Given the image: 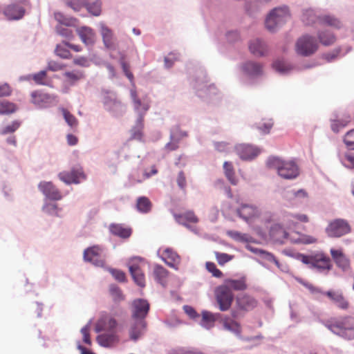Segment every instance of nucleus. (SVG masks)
Masks as SVG:
<instances>
[{"label":"nucleus","mask_w":354,"mask_h":354,"mask_svg":"<svg viewBox=\"0 0 354 354\" xmlns=\"http://www.w3.org/2000/svg\"><path fill=\"white\" fill-rule=\"evenodd\" d=\"M216 259L218 261V263L220 266H224L226 263L230 261L233 259L234 256L228 254L227 253H222L219 252H214Z\"/></svg>","instance_id":"4d7b16f0"},{"label":"nucleus","mask_w":354,"mask_h":354,"mask_svg":"<svg viewBox=\"0 0 354 354\" xmlns=\"http://www.w3.org/2000/svg\"><path fill=\"white\" fill-rule=\"evenodd\" d=\"M290 18L287 6L276 7L271 10L265 19V27L270 32L278 31Z\"/></svg>","instance_id":"20e7f679"},{"label":"nucleus","mask_w":354,"mask_h":354,"mask_svg":"<svg viewBox=\"0 0 354 354\" xmlns=\"http://www.w3.org/2000/svg\"><path fill=\"white\" fill-rule=\"evenodd\" d=\"M17 110L15 104L6 100H0V115H9L15 113Z\"/></svg>","instance_id":"49530a36"},{"label":"nucleus","mask_w":354,"mask_h":354,"mask_svg":"<svg viewBox=\"0 0 354 354\" xmlns=\"http://www.w3.org/2000/svg\"><path fill=\"white\" fill-rule=\"evenodd\" d=\"M106 257V250L100 245L90 247V263L97 267H103Z\"/></svg>","instance_id":"412c9836"},{"label":"nucleus","mask_w":354,"mask_h":354,"mask_svg":"<svg viewBox=\"0 0 354 354\" xmlns=\"http://www.w3.org/2000/svg\"><path fill=\"white\" fill-rule=\"evenodd\" d=\"M227 234L234 241L241 243H250L253 240V238L248 234H243L238 231L229 230L227 232Z\"/></svg>","instance_id":"37998d69"},{"label":"nucleus","mask_w":354,"mask_h":354,"mask_svg":"<svg viewBox=\"0 0 354 354\" xmlns=\"http://www.w3.org/2000/svg\"><path fill=\"white\" fill-rule=\"evenodd\" d=\"M317 38L323 46H329L336 41V37L333 32L328 30H322L317 32Z\"/></svg>","instance_id":"c9c22d12"},{"label":"nucleus","mask_w":354,"mask_h":354,"mask_svg":"<svg viewBox=\"0 0 354 354\" xmlns=\"http://www.w3.org/2000/svg\"><path fill=\"white\" fill-rule=\"evenodd\" d=\"M261 221L265 225L275 223V214L272 212L266 211L263 214L261 213Z\"/></svg>","instance_id":"680f3d73"},{"label":"nucleus","mask_w":354,"mask_h":354,"mask_svg":"<svg viewBox=\"0 0 354 354\" xmlns=\"http://www.w3.org/2000/svg\"><path fill=\"white\" fill-rule=\"evenodd\" d=\"M221 319H222V315L221 313H213L203 310L202 312V319L200 324L205 328H208L209 326H212L215 321Z\"/></svg>","instance_id":"4c0bfd02"},{"label":"nucleus","mask_w":354,"mask_h":354,"mask_svg":"<svg viewBox=\"0 0 354 354\" xmlns=\"http://www.w3.org/2000/svg\"><path fill=\"white\" fill-rule=\"evenodd\" d=\"M237 155L243 160H251L256 158L260 151L252 145L239 144L235 147Z\"/></svg>","instance_id":"6ab92c4d"},{"label":"nucleus","mask_w":354,"mask_h":354,"mask_svg":"<svg viewBox=\"0 0 354 354\" xmlns=\"http://www.w3.org/2000/svg\"><path fill=\"white\" fill-rule=\"evenodd\" d=\"M144 120L136 119L135 125L131 130V138L135 140H141L142 137V129L144 127Z\"/></svg>","instance_id":"a18cd8bd"},{"label":"nucleus","mask_w":354,"mask_h":354,"mask_svg":"<svg viewBox=\"0 0 354 354\" xmlns=\"http://www.w3.org/2000/svg\"><path fill=\"white\" fill-rule=\"evenodd\" d=\"M239 217L247 223L259 218L261 214V209L254 204L241 203L236 210Z\"/></svg>","instance_id":"ddd939ff"},{"label":"nucleus","mask_w":354,"mask_h":354,"mask_svg":"<svg viewBox=\"0 0 354 354\" xmlns=\"http://www.w3.org/2000/svg\"><path fill=\"white\" fill-rule=\"evenodd\" d=\"M343 165L347 168L354 167V155L346 154L345 157L342 160Z\"/></svg>","instance_id":"774afa93"},{"label":"nucleus","mask_w":354,"mask_h":354,"mask_svg":"<svg viewBox=\"0 0 354 354\" xmlns=\"http://www.w3.org/2000/svg\"><path fill=\"white\" fill-rule=\"evenodd\" d=\"M102 100L104 109L114 117H120L127 112V105L111 90H102Z\"/></svg>","instance_id":"39448f33"},{"label":"nucleus","mask_w":354,"mask_h":354,"mask_svg":"<svg viewBox=\"0 0 354 354\" xmlns=\"http://www.w3.org/2000/svg\"><path fill=\"white\" fill-rule=\"evenodd\" d=\"M223 322V328L225 330H227L235 336L240 337L241 335V328L240 324L234 320L231 319L228 317L225 316L223 317L222 315V319H221Z\"/></svg>","instance_id":"7c9ffc66"},{"label":"nucleus","mask_w":354,"mask_h":354,"mask_svg":"<svg viewBox=\"0 0 354 354\" xmlns=\"http://www.w3.org/2000/svg\"><path fill=\"white\" fill-rule=\"evenodd\" d=\"M270 169H276L282 178L292 180L299 175V169L294 160H283L276 156H270L266 162Z\"/></svg>","instance_id":"f03ea898"},{"label":"nucleus","mask_w":354,"mask_h":354,"mask_svg":"<svg viewBox=\"0 0 354 354\" xmlns=\"http://www.w3.org/2000/svg\"><path fill=\"white\" fill-rule=\"evenodd\" d=\"M55 18L60 24V26H74L76 21L73 18L65 17L61 12L55 13Z\"/></svg>","instance_id":"5fc2aeb1"},{"label":"nucleus","mask_w":354,"mask_h":354,"mask_svg":"<svg viewBox=\"0 0 354 354\" xmlns=\"http://www.w3.org/2000/svg\"><path fill=\"white\" fill-rule=\"evenodd\" d=\"M99 345L104 347H111L118 342V337L116 333H108L100 334L96 337Z\"/></svg>","instance_id":"c756f323"},{"label":"nucleus","mask_w":354,"mask_h":354,"mask_svg":"<svg viewBox=\"0 0 354 354\" xmlns=\"http://www.w3.org/2000/svg\"><path fill=\"white\" fill-rule=\"evenodd\" d=\"M336 305L342 309H347L348 307V301L344 299L342 292L339 291L328 290L324 293Z\"/></svg>","instance_id":"72a5a7b5"},{"label":"nucleus","mask_w":354,"mask_h":354,"mask_svg":"<svg viewBox=\"0 0 354 354\" xmlns=\"http://www.w3.org/2000/svg\"><path fill=\"white\" fill-rule=\"evenodd\" d=\"M243 74L250 80H254L263 75V65L254 61H247L241 66Z\"/></svg>","instance_id":"f3484780"},{"label":"nucleus","mask_w":354,"mask_h":354,"mask_svg":"<svg viewBox=\"0 0 354 354\" xmlns=\"http://www.w3.org/2000/svg\"><path fill=\"white\" fill-rule=\"evenodd\" d=\"M147 330V321L131 319L128 326V335L130 341L136 343L142 339Z\"/></svg>","instance_id":"9b49d317"},{"label":"nucleus","mask_w":354,"mask_h":354,"mask_svg":"<svg viewBox=\"0 0 354 354\" xmlns=\"http://www.w3.org/2000/svg\"><path fill=\"white\" fill-rule=\"evenodd\" d=\"M320 15H317L313 9L305 10L302 15V21L306 25H313L318 22Z\"/></svg>","instance_id":"de8ad7c7"},{"label":"nucleus","mask_w":354,"mask_h":354,"mask_svg":"<svg viewBox=\"0 0 354 354\" xmlns=\"http://www.w3.org/2000/svg\"><path fill=\"white\" fill-rule=\"evenodd\" d=\"M289 221L296 219L301 223H308L309 221L308 217L304 214H292L289 213L286 215Z\"/></svg>","instance_id":"338daca9"},{"label":"nucleus","mask_w":354,"mask_h":354,"mask_svg":"<svg viewBox=\"0 0 354 354\" xmlns=\"http://www.w3.org/2000/svg\"><path fill=\"white\" fill-rule=\"evenodd\" d=\"M66 44H59L55 48V53L57 56L64 59H69L71 57V54L68 49L66 48Z\"/></svg>","instance_id":"6e6d98bb"},{"label":"nucleus","mask_w":354,"mask_h":354,"mask_svg":"<svg viewBox=\"0 0 354 354\" xmlns=\"http://www.w3.org/2000/svg\"><path fill=\"white\" fill-rule=\"evenodd\" d=\"M290 242L294 244L309 245L317 242V239L313 236L295 232L290 236Z\"/></svg>","instance_id":"2f4dec72"},{"label":"nucleus","mask_w":354,"mask_h":354,"mask_svg":"<svg viewBox=\"0 0 354 354\" xmlns=\"http://www.w3.org/2000/svg\"><path fill=\"white\" fill-rule=\"evenodd\" d=\"M152 204L149 199L145 196L138 198L136 203L137 210L142 214L149 213L151 209Z\"/></svg>","instance_id":"79ce46f5"},{"label":"nucleus","mask_w":354,"mask_h":354,"mask_svg":"<svg viewBox=\"0 0 354 354\" xmlns=\"http://www.w3.org/2000/svg\"><path fill=\"white\" fill-rule=\"evenodd\" d=\"M318 23L336 29H340L342 27L341 21L337 17L331 15H320L318 18Z\"/></svg>","instance_id":"e433bc0d"},{"label":"nucleus","mask_w":354,"mask_h":354,"mask_svg":"<svg viewBox=\"0 0 354 354\" xmlns=\"http://www.w3.org/2000/svg\"><path fill=\"white\" fill-rule=\"evenodd\" d=\"M222 285L228 288L229 290L232 292V290H244L247 288L245 277H242L239 279H227L225 280Z\"/></svg>","instance_id":"f704fd0d"},{"label":"nucleus","mask_w":354,"mask_h":354,"mask_svg":"<svg viewBox=\"0 0 354 354\" xmlns=\"http://www.w3.org/2000/svg\"><path fill=\"white\" fill-rule=\"evenodd\" d=\"M59 178L66 184L79 183L81 180L86 179L82 167L77 166L73 167L71 171L60 172Z\"/></svg>","instance_id":"dca6fc26"},{"label":"nucleus","mask_w":354,"mask_h":354,"mask_svg":"<svg viewBox=\"0 0 354 354\" xmlns=\"http://www.w3.org/2000/svg\"><path fill=\"white\" fill-rule=\"evenodd\" d=\"M214 295L216 304L221 311L225 312L230 309L235 297L228 288L221 285L215 289Z\"/></svg>","instance_id":"0eeeda50"},{"label":"nucleus","mask_w":354,"mask_h":354,"mask_svg":"<svg viewBox=\"0 0 354 354\" xmlns=\"http://www.w3.org/2000/svg\"><path fill=\"white\" fill-rule=\"evenodd\" d=\"M21 125V122L17 120L13 121L10 124L6 126L0 130V133L1 135H6L8 133H11L17 131Z\"/></svg>","instance_id":"13d9d810"},{"label":"nucleus","mask_w":354,"mask_h":354,"mask_svg":"<svg viewBox=\"0 0 354 354\" xmlns=\"http://www.w3.org/2000/svg\"><path fill=\"white\" fill-rule=\"evenodd\" d=\"M38 187L50 200L59 201L62 198L61 192L51 182L42 181L39 184Z\"/></svg>","instance_id":"5701e85b"},{"label":"nucleus","mask_w":354,"mask_h":354,"mask_svg":"<svg viewBox=\"0 0 354 354\" xmlns=\"http://www.w3.org/2000/svg\"><path fill=\"white\" fill-rule=\"evenodd\" d=\"M351 230L348 222L343 218H336L329 222L326 232L329 237L338 238L348 234Z\"/></svg>","instance_id":"9d476101"},{"label":"nucleus","mask_w":354,"mask_h":354,"mask_svg":"<svg viewBox=\"0 0 354 354\" xmlns=\"http://www.w3.org/2000/svg\"><path fill=\"white\" fill-rule=\"evenodd\" d=\"M257 306V301L247 293H240L235 297V305L231 311L233 318L243 317L245 314L252 310Z\"/></svg>","instance_id":"423d86ee"},{"label":"nucleus","mask_w":354,"mask_h":354,"mask_svg":"<svg viewBox=\"0 0 354 354\" xmlns=\"http://www.w3.org/2000/svg\"><path fill=\"white\" fill-rule=\"evenodd\" d=\"M43 212L48 215L59 216V212L61 210L57 204L46 203L42 207Z\"/></svg>","instance_id":"864d4df0"},{"label":"nucleus","mask_w":354,"mask_h":354,"mask_svg":"<svg viewBox=\"0 0 354 354\" xmlns=\"http://www.w3.org/2000/svg\"><path fill=\"white\" fill-rule=\"evenodd\" d=\"M284 253L306 265L317 273L327 275L333 268L330 258L321 250L312 251L308 254L285 251Z\"/></svg>","instance_id":"f257e3e1"},{"label":"nucleus","mask_w":354,"mask_h":354,"mask_svg":"<svg viewBox=\"0 0 354 354\" xmlns=\"http://www.w3.org/2000/svg\"><path fill=\"white\" fill-rule=\"evenodd\" d=\"M330 252L337 266L344 272L348 271L350 269L348 258L341 250L332 248Z\"/></svg>","instance_id":"b1692460"},{"label":"nucleus","mask_w":354,"mask_h":354,"mask_svg":"<svg viewBox=\"0 0 354 354\" xmlns=\"http://www.w3.org/2000/svg\"><path fill=\"white\" fill-rule=\"evenodd\" d=\"M3 14L9 20H18L24 17L25 10L19 6L10 5L5 8Z\"/></svg>","instance_id":"c85d7f7f"},{"label":"nucleus","mask_w":354,"mask_h":354,"mask_svg":"<svg viewBox=\"0 0 354 354\" xmlns=\"http://www.w3.org/2000/svg\"><path fill=\"white\" fill-rule=\"evenodd\" d=\"M344 142L348 149L354 150V129L346 133Z\"/></svg>","instance_id":"bf43d9fd"},{"label":"nucleus","mask_w":354,"mask_h":354,"mask_svg":"<svg viewBox=\"0 0 354 354\" xmlns=\"http://www.w3.org/2000/svg\"><path fill=\"white\" fill-rule=\"evenodd\" d=\"M130 98L133 111L137 115V119L144 120L145 115L150 108V104L138 97L135 86L130 89Z\"/></svg>","instance_id":"4468645a"},{"label":"nucleus","mask_w":354,"mask_h":354,"mask_svg":"<svg viewBox=\"0 0 354 354\" xmlns=\"http://www.w3.org/2000/svg\"><path fill=\"white\" fill-rule=\"evenodd\" d=\"M98 26L105 48L107 49L113 48L114 47L113 31L104 22H100Z\"/></svg>","instance_id":"cd10ccee"},{"label":"nucleus","mask_w":354,"mask_h":354,"mask_svg":"<svg viewBox=\"0 0 354 354\" xmlns=\"http://www.w3.org/2000/svg\"><path fill=\"white\" fill-rule=\"evenodd\" d=\"M223 169L225 175L230 183L233 185H237L238 178L235 176L232 164L227 161L225 162L223 164Z\"/></svg>","instance_id":"c03bdc74"},{"label":"nucleus","mask_w":354,"mask_h":354,"mask_svg":"<svg viewBox=\"0 0 354 354\" xmlns=\"http://www.w3.org/2000/svg\"><path fill=\"white\" fill-rule=\"evenodd\" d=\"M167 270L160 265H156L153 269V275L155 280L162 286H165L166 283V278L167 277Z\"/></svg>","instance_id":"a19ab883"},{"label":"nucleus","mask_w":354,"mask_h":354,"mask_svg":"<svg viewBox=\"0 0 354 354\" xmlns=\"http://www.w3.org/2000/svg\"><path fill=\"white\" fill-rule=\"evenodd\" d=\"M187 136V133L177 129L176 131H171L170 141L165 145V149L169 151H174L178 148V144L180 140Z\"/></svg>","instance_id":"bb28decb"},{"label":"nucleus","mask_w":354,"mask_h":354,"mask_svg":"<svg viewBox=\"0 0 354 354\" xmlns=\"http://www.w3.org/2000/svg\"><path fill=\"white\" fill-rule=\"evenodd\" d=\"M322 323L336 335L348 340L354 339V318L351 317L322 321Z\"/></svg>","instance_id":"7ed1b4c3"},{"label":"nucleus","mask_w":354,"mask_h":354,"mask_svg":"<svg viewBox=\"0 0 354 354\" xmlns=\"http://www.w3.org/2000/svg\"><path fill=\"white\" fill-rule=\"evenodd\" d=\"M150 304L145 299H136L132 301L131 307V319L146 321L149 312Z\"/></svg>","instance_id":"f8f14e48"},{"label":"nucleus","mask_w":354,"mask_h":354,"mask_svg":"<svg viewBox=\"0 0 354 354\" xmlns=\"http://www.w3.org/2000/svg\"><path fill=\"white\" fill-rule=\"evenodd\" d=\"M142 260L141 257H134L129 259L128 267L129 272L134 282L140 287L145 286V275L138 265V263Z\"/></svg>","instance_id":"2eb2a0df"},{"label":"nucleus","mask_w":354,"mask_h":354,"mask_svg":"<svg viewBox=\"0 0 354 354\" xmlns=\"http://www.w3.org/2000/svg\"><path fill=\"white\" fill-rule=\"evenodd\" d=\"M68 6L73 8L75 11H79L82 6H85L88 9L87 4H84L81 0H65Z\"/></svg>","instance_id":"e2e57ef3"},{"label":"nucleus","mask_w":354,"mask_h":354,"mask_svg":"<svg viewBox=\"0 0 354 354\" xmlns=\"http://www.w3.org/2000/svg\"><path fill=\"white\" fill-rule=\"evenodd\" d=\"M318 48L316 39L309 35H304L299 37L296 43L297 54L308 57L315 53Z\"/></svg>","instance_id":"1a4fd4ad"},{"label":"nucleus","mask_w":354,"mask_h":354,"mask_svg":"<svg viewBox=\"0 0 354 354\" xmlns=\"http://www.w3.org/2000/svg\"><path fill=\"white\" fill-rule=\"evenodd\" d=\"M118 326L115 318L110 315L107 312L102 311L95 323L94 330L96 333L108 332L116 333Z\"/></svg>","instance_id":"6e6552de"},{"label":"nucleus","mask_w":354,"mask_h":354,"mask_svg":"<svg viewBox=\"0 0 354 354\" xmlns=\"http://www.w3.org/2000/svg\"><path fill=\"white\" fill-rule=\"evenodd\" d=\"M59 110L62 113L64 118L66 122L71 127L75 128L78 124L77 120L76 118L71 113L66 109L60 108Z\"/></svg>","instance_id":"3c124183"},{"label":"nucleus","mask_w":354,"mask_h":354,"mask_svg":"<svg viewBox=\"0 0 354 354\" xmlns=\"http://www.w3.org/2000/svg\"><path fill=\"white\" fill-rule=\"evenodd\" d=\"M161 259L167 266L176 270L180 262V256L171 248H167L163 251Z\"/></svg>","instance_id":"a878e982"},{"label":"nucleus","mask_w":354,"mask_h":354,"mask_svg":"<svg viewBox=\"0 0 354 354\" xmlns=\"http://www.w3.org/2000/svg\"><path fill=\"white\" fill-rule=\"evenodd\" d=\"M109 292L115 302H120L124 299V296L121 289L115 284L109 286Z\"/></svg>","instance_id":"8fccbe9b"},{"label":"nucleus","mask_w":354,"mask_h":354,"mask_svg":"<svg viewBox=\"0 0 354 354\" xmlns=\"http://www.w3.org/2000/svg\"><path fill=\"white\" fill-rule=\"evenodd\" d=\"M249 49L256 57H264L267 55L269 50L267 42L261 38L252 39L249 44Z\"/></svg>","instance_id":"4be33fe9"},{"label":"nucleus","mask_w":354,"mask_h":354,"mask_svg":"<svg viewBox=\"0 0 354 354\" xmlns=\"http://www.w3.org/2000/svg\"><path fill=\"white\" fill-rule=\"evenodd\" d=\"M32 102L41 107H46L53 104L56 97L47 93L35 91L32 93Z\"/></svg>","instance_id":"393cba45"},{"label":"nucleus","mask_w":354,"mask_h":354,"mask_svg":"<svg viewBox=\"0 0 354 354\" xmlns=\"http://www.w3.org/2000/svg\"><path fill=\"white\" fill-rule=\"evenodd\" d=\"M206 268L215 277L220 278L223 275L222 272L220 270L217 269L215 263L212 262H207Z\"/></svg>","instance_id":"69168bd1"},{"label":"nucleus","mask_w":354,"mask_h":354,"mask_svg":"<svg viewBox=\"0 0 354 354\" xmlns=\"http://www.w3.org/2000/svg\"><path fill=\"white\" fill-rule=\"evenodd\" d=\"M102 13V1L100 0H90V15L98 17Z\"/></svg>","instance_id":"603ef678"},{"label":"nucleus","mask_w":354,"mask_h":354,"mask_svg":"<svg viewBox=\"0 0 354 354\" xmlns=\"http://www.w3.org/2000/svg\"><path fill=\"white\" fill-rule=\"evenodd\" d=\"M196 84L197 80L196 81V83L194 84V86L196 90L197 95L200 97H204V94L210 95L212 94L216 93V88L214 85L207 86V84H203L201 86H198Z\"/></svg>","instance_id":"ea45409f"},{"label":"nucleus","mask_w":354,"mask_h":354,"mask_svg":"<svg viewBox=\"0 0 354 354\" xmlns=\"http://www.w3.org/2000/svg\"><path fill=\"white\" fill-rule=\"evenodd\" d=\"M269 235L274 242L279 244H284L286 240L290 241L291 236L283 230L282 225L279 223H274L271 225L269 229Z\"/></svg>","instance_id":"a211bd4d"},{"label":"nucleus","mask_w":354,"mask_h":354,"mask_svg":"<svg viewBox=\"0 0 354 354\" xmlns=\"http://www.w3.org/2000/svg\"><path fill=\"white\" fill-rule=\"evenodd\" d=\"M314 64L304 65L302 68H297L295 66L283 59H277L272 64L273 68L279 74L288 75L295 70L308 69L313 67Z\"/></svg>","instance_id":"aec40b11"},{"label":"nucleus","mask_w":354,"mask_h":354,"mask_svg":"<svg viewBox=\"0 0 354 354\" xmlns=\"http://www.w3.org/2000/svg\"><path fill=\"white\" fill-rule=\"evenodd\" d=\"M109 230L112 234L121 239H127L132 233L131 227H126L122 224L112 223L109 226Z\"/></svg>","instance_id":"473e14b6"},{"label":"nucleus","mask_w":354,"mask_h":354,"mask_svg":"<svg viewBox=\"0 0 354 354\" xmlns=\"http://www.w3.org/2000/svg\"><path fill=\"white\" fill-rule=\"evenodd\" d=\"M174 217L176 221L181 225H185L187 221L194 223L198 222V217L192 211H189L182 214H174Z\"/></svg>","instance_id":"58836bf2"},{"label":"nucleus","mask_w":354,"mask_h":354,"mask_svg":"<svg viewBox=\"0 0 354 354\" xmlns=\"http://www.w3.org/2000/svg\"><path fill=\"white\" fill-rule=\"evenodd\" d=\"M107 270L116 281L119 282L126 281V274L123 271L111 268H109Z\"/></svg>","instance_id":"052dcab7"},{"label":"nucleus","mask_w":354,"mask_h":354,"mask_svg":"<svg viewBox=\"0 0 354 354\" xmlns=\"http://www.w3.org/2000/svg\"><path fill=\"white\" fill-rule=\"evenodd\" d=\"M119 63L122 67L123 73H124L126 77L129 80V81L132 83L133 87H134L135 86L134 83H133L134 77H133V73L129 71V64L125 62V55H121L120 59H119Z\"/></svg>","instance_id":"09e8293b"},{"label":"nucleus","mask_w":354,"mask_h":354,"mask_svg":"<svg viewBox=\"0 0 354 354\" xmlns=\"http://www.w3.org/2000/svg\"><path fill=\"white\" fill-rule=\"evenodd\" d=\"M260 257L269 262H273L279 268H280V263L279 261L275 258V257L272 254L267 251H265L263 250L262 252H261Z\"/></svg>","instance_id":"0e129e2a"}]
</instances>
